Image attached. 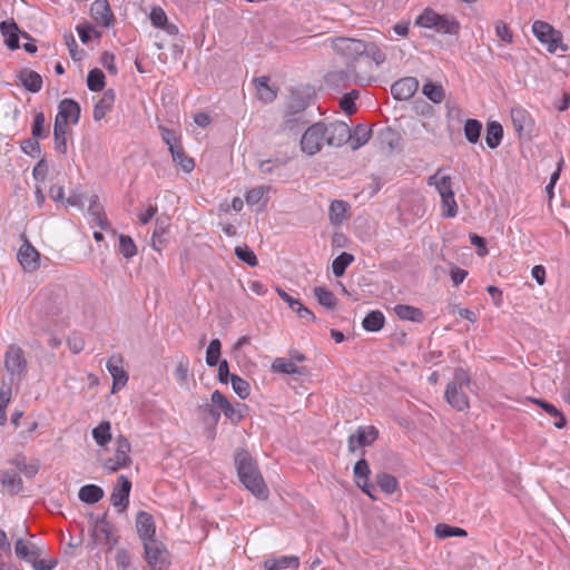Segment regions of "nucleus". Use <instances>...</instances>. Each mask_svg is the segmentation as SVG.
<instances>
[{
  "label": "nucleus",
  "instance_id": "f257e3e1",
  "mask_svg": "<svg viewBox=\"0 0 570 570\" xmlns=\"http://www.w3.org/2000/svg\"><path fill=\"white\" fill-rule=\"evenodd\" d=\"M235 465L237 469L238 478L244 487L257 498H267V487L263 480L256 462L247 451L240 450L236 452Z\"/></svg>",
  "mask_w": 570,
  "mask_h": 570
},
{
  "label": "nucleus",
  "instance_id": "f03ea898",
  "mask_svg": "<svg viewBox=\"0 0 570 570\" xmlns=\"http://www.w3.org/2000/svg\"><path fill=\"white\" fill-rule=\"evenodd\" d=\"M428 185L434 187L441 198L442 216L453 218L458 214V204L455 200L452 180L449 175L443 174V168H439L428 178Z\"/></svg>",
  "mask_w": 570,
  "mask_h": 570
},
{
  "label": "nucleus",
  "instance_id": "7ed1b4c3",
  "mask_svg": "<svg viewBox=\"0 0 570 570\" xmlns=\"http://www.w3.org/2000/svg\"><path fill=\"white\" fill-rule=\"evenodd\" d=\"M422 28L434 29L435 31L458 36L461 29L460 21L450 14H440L432 9H425L415 21Z\"/></svg>",
  "mask_w": 570,
  "mask_h": 570
},
{
  "label": "nucleus",
  "instance_id": "20e7f679",
  "mask_svg": "<svg viewBox=\"0 0 570 570\" xmlns=\"http://www.w3.org/2000/svg\"><path fill=\"white\" fill-rule=\"evenodd\" d=\"M372 80L368 76V70H362L356 65L348 63L344 69H336L330 71L326 77V83L336 90H343L351 83L364 85Z\"/></svg>",
  "mask_w": 570,
  "mask_h": 570
},
{
  "label": "nucleus",
  "instance_id": "39448f33",
  "mask_svg": "<svg viewBox=\"0 0 570 570\" xmlns=\"http://www.w3.org/2000/svg\"><path fill=\"white\" fill-rule=\"evenodd\" d=\"M469 385L468 373L462 368L455 370L453 380L446 385L445 400L456 411H465L470 406L468 395L463 391V387Z\"/></svg>",
  "mask_w": 570,
  "mask_h": 570
},
{
  "label": "nucleus",
  "instance_id": "423d86ee",
  "mask_svg": "<svg viewBox=\"0 0 570 570\" xmlns=\"http://www.w3.org/2000/svg\"><path fill=\"white\" fill-rule=\"evenodd\" d=\"M332 48L341 56L346 65L353 63L362 68L363 56L366 53V42L360 39L337 37L332 40Z\"/></svg>",
  "mask_w": 570,
  "mask_h": 570
},
{
  "label": "nucleus",
  "instance_id": "0eeeda50",
  "mask_svg": "<svg viewBox=\"0 0 570 570\" xmlns=\"http://www.w3.org/2000/svg\"><path fill=\"white\" fill-rule=\"evenodd\" d=\"M4 368L10 376V385L19 384L27 373V360L21 347L11 344L4 353Z\"/></svg>",
  "mask_w": 570,
  "mask_h": 570
},
{
  "label": "nucleus",
  "instance_id": "6e6552de",
  "mask_svg": "<svg viewBox=\"0 0 570 570\" xmlns=\"http://www.w3.org/2000/svg\"><path fill=\"white\" fill-rule=\"evenodd\" d=\"M532 32L535 38L547 46L549 52L554 53L558 49L566 52L568 47L562 43V35L544 21H534Z\"/></svg>",
  "mask_w": 570,
  "mask_h": 570
},
{
  "label": "nucleus",
  "instance_id": "1a4fd4ad",
  "mask_svg": "<svg viewBox=\"0 0 570 570\" xmlns=\"http://www.w3.org/2000/svg\"><path fill=\"white\" fill-rule=\"evenodd\" d=\"M115 444V455L101 461L104 469L108 472H116L131 464V459L129 456L131 445L128 439L124 435H118Z\"/></svg>",
  "mask_w": 570,
  "mask_h": 570
},
{
  "label": "nucleus",
  "instance_id": "9d476101",
  "mask_svg": "<svg viewBox=\"0 0 570 570\" xmlns=\"http://www.w3.org/2000/svg\"><path fill=\"white\" fill-rule=\"evenodd\" d=\"M325 144V122H316L309 126L301 139L302 151L308 156L317 154Z\"/></svg>",
  "mask_w": 570,
  "mask_h": 570
},
{
  "label": "nucleus",
  "instance_id": "9b49d317",
  "mask_svg": "<svg viewBox=\"0 0 570 570\" xmlns=\"http://www.w3.org/2000/svg\"><path fill=\"white\" fill-rule=\"evenodd\" d=\"M145 559L153 570H163L167 567V550L158 540L144 542Z\"/></svg>",
  "mask_w": 570,
  "mask_h": 570
},
{
  "label": "nucleus",
  "instance_id": "f8f14e48",
  "mask_svg": "<svg viewBox=\"0 0 570 570\" xmlns=\"http://www.w3.org/2000/svg\"><path fill=\"white\" fill-rule=\"evenodd\" d=\"M131 491V482L125 475H119L115 484L110 501L119 513L124 512L129 504V494Z\"/></svg>",
  "mask_w": 570,
  "mask_h": 570
},
{
  "label": "nucleus",
  "instance_id": "ddd939ff",
  "mask_svg": "<svg viewBox=\"0 0 570 570\" xmlns=\"http://www.w3.org/2000/svg\"><path fill=\"white\" fill-rule=\"evenodd\" d=\"M326 145L340 147L351 138V129L344 121L325 124Z\"/></svg>",
  "mask_w": 570,
  "mask_h": 570
},
{
  "label": "nucleus",
  "instance_id": "4468645a",
  "mask_svg": "<svg viewBox=\"0 0 570 570\" xmlns=\"http://www.w3.org/2000/svg\"><path fill=\"white\" fill-rule=\"evenodd\" d=\"M92 538L97 544L108 547V550H111L118 542L114 527L105 519L95 523Z\"/></svg>",
  "mask_w": 570,
  "mask_h": 570
},
{
  "label": "nucleus",
  "instance_id": "2eb2a0df",
  "mask_svg": "<svg viewBox=\"0 0 570 570\" xmlns=\"http://www.w3.org/2000/svg\"><path fill=\"white\" fill-rule=\"evenodd\" d=\"M80 118V106L72 99L66 98L59 102L58 112L55 118V122L61 125H69V122L76 125Z\"/></svg>",
  "mask_w": 570,
  "mask_h": 570
},
{
  "label": "nucleus",
  "instance_id": "dca6fc26",
  "mask_svg": "<svg viewBox=\"0 0 570 570\" xmlns=\"http://www.w3.org/2000/svg\"><path fill=\"white\" fill-rule=\"evenodd\" d=\"M106 367L112 377V392L124 387L128 382V374L122 366V357L112 355L106 363Z\"/></svg>",
  "mask_w": 570,
  "mask_h": 570
},
{
  "label": "nucleus",
  "instance_id": "f3484780",
  "mask_svg": "<svg viewBox=\"0 0 570 570\" xmlns=\"http://www.w3.org/2000/svg\"><path fill=\"white\" fill-rule=\"evenodd\" d=\"M419 88V81L414 77H405L395 81L391 87V92L396 100H409L414 96Z\"/></svg>",
  "mask_w": 570,
  "mask_h": 570
},
{
  "label": "nucleus",
  "instance_id": "a211bd4d",
  "mask_svg": "<svg viewBox=\"0 0 570 570\" xmlns=\"http://www.w3.org/2000/svg\"><path fill=\"white\" fill-rule=\"evenodd\" d=\"M17 257L26 272H33L39 267L40 254L27 239L19 248Z\"/></svg>",
  "mask_w": 570,
  "mask_h": 570
},
{
  "label": "nucleus",
  "instance_id": "6ab92c4d",
  "mask_svg": "<svg viewBox=\"0 0 570 570\" xmlns=\"http://www.w3.org/2000/svg\"><path fill=\"white\" fill-rule=\"evenodd\" d=\"M377 435L379 432L374 426L358 428L357 432L348 438V450L354 452L360 448L370 445L376 440Z\"/></svg>",
  "mask_w": 570,
  "mask_h": 570
},
{
  "label": "nucleus",
  "instance_id": "aec40b11",
  "mask_svg": "<svg viewBox=\"0 0 570 570\" xmlns=\"http://www.w3.org/2000/svg\"><path fill=\"white\" fill-rule=\"evenodd\" d=\"M511 120L519 135H528L533 129V119L531 115L520 106L511 108Z\"/></svg>",
  "mask_w": 570,
  "mask_h": 570
},
{
  "label": "nucleus",
  "instance_id": "412c9836",
  "mask_svg": "<svg viewBox=\"0 0 570 570\" xmlns=\"http://www.w3.org/2000/svg\"><path fill=\"white\" fill-rule=\"evenodd\" d=\"M210 400L232 423H238L243 419L242 410L233 406L218 390L213 392Z\"/></svg>",
  "mask_w": 570,
  "mask_h": 570
},
{
  "label": "nucleus",
  "instance_id": "4be33fe9",
  "mask_svg": "<svg viewBox=\"0 0 570 570\" xmlns=\"http://www.w3.org/2000/svg\"><path fill=\"white\" fill-rule=\"evenodd\" d=\"M90 13L100 26L108 28L114 23V14L107 0H96L91 4Z\"/></svg>",
  "mask_w": 570,
  "mask_h": 570
},
{
  "label": "nucleus",
  "instance_id": "5701e85b",
  "mask_svg": "<svg viewBox=\"0 0 570 570\" xmlns=\"http://www.w3.org/2000/svg\"><path fill=\"white\" fill-rule=\"evenodd\" d=\"M137 532L142 540V543L155 539V522L153 517L145 511H140L136 518Z\"/></svg>",
  "mask_w": 570,
  "mask_h": 570
},
{
  "label": "nucleus",
  "instance_id": "b1692460",
  "mask_svg": "<svg viewBox=\"0 0 570 570\" xmlns=\"http://www.w3.org/2000/svg\"><path fill=\"white\" fill-rule=\"evenodd\" d=\"M386 59L385 53L374 43H366V53L363 56L362 70H368L372 77L373 63L377 67Z\"/></svg>",
  "mask_w": 570,
  "mask_h": 570
},
{
  "label": "nucleus",
  "instance_id": "393cba45",
  "mask_svg": "<svg viewBox=\"0 0 570 570\" xmlns=\"http://www.w3.org/2000/svg\"><path fill=\"white\" fill-rule=\"evenodd\" d=\"M115 91L108 89L104 92L102 97L95 104L92 118L95 121H100L105 116L110 112L115 104Z\"/></svg>",
  "mask_w": 570,
  "mask_h": 570
},
{
  "label": "nucleus",
  "instance_id": "a878e982",
  "mask_svg": "<svg viewBox=\"0 0 570 570\" xmlns=\"http://www.w3.org/2000/svg\"><path fill=\"white\" fill-rule=\"evenodd\" d=\"M299 560L295 556H283L279 558H268L264 561L266 570H283L287 568H297Z\"/></svg>",
  "mask_w": 570,
  "mask_h": 570
},
{
  "label": "nucleus",
  "instance_id": "bb28decb",
  "mask_svg": "<svg viewBox=\"0 0 570 570\" xmlns=\"http://www.w3.org/2000/svg\"><path fill=\"white\" fill-rule=\"evenodd\" d=\"M394 313L399 318L403 321H411L416 323L424 321L423 312L420 308L411 305L397 304L394 306Z\"/></svg>",
  "mask_w": 570,
  "mask_h": 570
},
{
  "label": "nucleus",
  "instance_id": "cd10ccee",
  "mask_svg": "<svg viewBox=\"0 0 570 570\" xmlns=\"http://www.w3.org/2000/svg\"><path fill=\"white\" fill-rule=\"evenodd\" d=\"M0 31L4 38L6 45L10 49L19 48V29L16 22L13 21H2L0 23Z\"/></svg>",
  "mask_w": 570,
  "mask_h": 570
},
{
  "label": "nucleus",
  "instance_id": "c85d7f7f",
  "mask_svg": "<svg viewBox=\"0 0 570 570\" xmlns=\"http://www.w3.org/2000/svg\"><path fill=\"white\" fill-rule=\"evenodd\" d=\"M96 444L105 449L111 441V424L109 421H101L91 431Z\"/></svg>",
  "mask_w": 570,
  "mask_h": 570
},
{
  "label": "nucleus",
  "instance_id": "c756f323",
  "mask_svg": "<svg viewBox=\"0 0 570 570\" xmlns=\"http://www.w3.org/2000/svg\"><path fill=\"white\" fill-rule=\"evenodd\" d=\"M16 556L20 559L31 561L39 554L37 544L24 539H18L14 544Z\"/></svg>",
  "mask_w": 570,
  "mask_h": 570
},
{
  "label": "nucleus",
  "instance_id": "7c9ffc66",
  "mask_svg": "<svg viewBox=\"0 0 570 570\" xmlns=\"http://www.w3.org/2000/svg\"><path fill=\"white\" fill-rule=\"evenodd\" d=\"M89 215L92 217V220L101 228L107 230L109 228L108 219L104 213L102 206L99 204L98 197L96 195L91 196L89 208Z\"/></svg>",
  "mask_w": 570,
  "mask_h": 570
},
{
  "label": "nucleus",
  "instance_id": "2f4dec72",
  "mask_svg": "<svg viewBox=\"0 0 570 570\" xmlns=\"http://www.w3.org/2000/svg\"><path fill=\"white\" fill-rule=\"evenodd\" d=\"M530 401L538 404L548 415L554 419L553 425L557 429H562L566 426L567 421L564 415L553 404L539 399H530Z\"/></svg>",
  "mask_w": 570,
  "mask_h": 570
},
{
  "label": "nucleus",
  "instance_id": "473e14b6",
  "mask_svg": "<svg viewBox=\"0 0 570 570\" xmlns=\"http://www.w3.org/2000/svg\"><path fill=\"white\" fill-rule=\"evenodd\" d=\"M19 80L23 87L31 92H38L42 88V78L38 72L33 70H22L19 73Z\"/></svg>",
  "mask_w": 570,
  "mask_h": 570
},
{
  "label": "nucleus",
  "instance_id": "72a5a7b5",
  "mask_svg": "<svg viewBox=\"0 0 570 570\" xmlns=\"http://www.w3.org/2000/svg\"><path fill=\"white\" fill-rule=\"evenodd\" d=\"M78 497L80 501L95 504L104 497V490L96 484H87L80 488Z\"/></svg>",
  "mask_w": 570,
  "mask_h": 570
},
{
  "label": "nucleus",
  "instance_id": "f704fd0d",
  "mask_svg": "<svg viewBox=\"0 0 570 570\" xmlns=\"http://www.w3.org/2000/svg\"><path fill=\"white\" fill-rule=\"evenodd\" d=\"M503 138V128L497 121H489L487 124L485 142L489 148H497Z\"/></svg>",
  "mask_w": 570,
  "mask_h": 570
},
{
  "label": "nucleus",
  "instance_id": "c9c22d12",
  "mask_svg": "<svg viewBox=\"0 0 570 570\" xmlns=\"http://www.w3.org/2000/svg\"><path fill=\"white\" fill-rule=\"evenodd\" d=\"M372 130L366 125H357L354 130H351V141L352 148L358 149L364 146L368 139L371 138Z\"/></svg>",
  "mask_w": 570,
  "mask_h": 570
},
{
  "label": "nucleus",
  "instance_id": "e433bc0d",
  "mask_svg": "<svg viewBox=\"0 0 570 570\" xmlns=\"http://www.w3.org/2000/svg\"><path fill=\"white\" fill-rule=\"evenodd\" d=\"M272 371L275 373H283L288 375L303 374V368L297 366L294 362L284 357H277L272 363Z\"/></svg>",
  "mask_w": 570,
  "mask_h": 570
},
{
  "label": "nucleus",
  "instance_id": "4c0bfd02",
  "mask_svg": "<svg viewBox=\"0 0 570 570\" xmlns=\"http://www.w3.org/2000/svg\"><path fill=\"white\" fill-rule=\"evenodd\" d=\"M69 127L68 125H61L60 122H55L53 125V138H55V149L65 155L68 150L67 146V134Z\"/></svg>",
  "mask_w": 570,
  "mask_h": 570
},
{
  "label": "nucleus",
  "instance_id": "58836bf2",
  "mask_svg": "<svg viewBox=\"0 0 570 570\" xmlns=\"http://www.w3.org/2000/svg\"><path fill=\"white\" fill-rule=\"evenodd\" d=\"M384 321L381 311H372L363 318L362 326L367 332H377L383 327Z\"/></svg>",
  "mask_w": 570,
  "mask_h": 570
},
{
  "label": "nucleus",
  "instance_id": "ea45409f",
  "mask_svg": "<svg viewBox=\"0 0 570 570\" xmlns=\"http://www.w3.org/2000/svg\"><path fill=\"white\" fill-rule=\"evenodd\" d=\"M170 154H171L173 160L177 165H179L185 173H190L194 169L195 163H194L193 158L188 157L185 154L181 146H179L177 148H171Z\"/></svg>",
  "mask_w": 570,
  "mask_h": 570
},
{
  "label": "nucleus",
  "instance_id": "a19ab883",
  "mask_svg": "<svg viewBox=\"0 0 570 570\" xmlns=\"http://www.w3.org/2000/svg\"><path fill=\"white\" fill-rule=\"evenodd\" d=\"M422 92L434 104H440L445 97L443 87L431 81L423 85Z\"/></svg>",
  "mask_w": 570,
  "mask_h": 570
},
{
  "label": "nucleus",
  "instance_id": "79ce46f5",
  "mask_svg": "<svg viewBox=\"0 0 570 570\" xmlns=\"http://www.w3.org/2000/svg\"><path fill=\"white\" fill-rule=\"evenodd\" d=\"M434 533L436 538L441 540L451 537H466V531L464 529L445 523H439L434 529Z\"/></svg>",
  "mask_w": 570,
  "mask_h": 570
},
{
  "label": "nucleus",
  "instance_id": "37998d69",
  "mask_svg": "<svg viewBox=\"0 0 570 570\" xmlns=\"http://www.w3.org/2000/svg\"><path fill=\"white\" fill-rule=\"evenodd\" d=\"M1 482L11 493H17L22 489V480L14 471H4L2 473Z\"/></svg>",
  "mask_w": 570,
  "mask_h": 570
},
{
  "label": "nucleus",
  "instance_id": "c03bdc74",
  "mask_svg": "<svg viewBox=\"0 0 570 570\" xmlns=\"http://www.w3.org/2000/svg\"><path fill=\"white\" fill-rule=\"evenodd\" d=\"M482 130V124L476 119H468L464 124V136L471 144L479 141Z\"/></svg>",
  "mask_w": 570,
  "mask_h": 570
},
{
  "label": "nucleus",
  "instance_id": "a18cd8bd",
  "mask_svg": "<svg viewBox=\"0 0 570 570\" xmlns=\"http://www.w3.org/2000/svg\"><path fill=\"white\" fill-rule=\"evenodd\" d=\"M87 86L91 91H101L105 87V75L104 72L95 68L88 72Z\"/></svg>",
  "mask_w": 570,
  "mask_h": 570
},
{
  "label": "nucleus",
  "instance_id": "49530a36",
  "mask_svg": "<svg viewBox=\"0 0 570 570\" xmlns=\"http://www.w3.org/2000/svg\"><path fill=\"white\" fill-rule=\"evenodd\" d=\"M314 294L318 303L326 308H333L336 305V297L333 294L332 291L327 289L326 287H315Z\"/></svg>",
  "mask_w": 570,
  "mask_h": 570
},
{
  "label": "nucleus",
  "instance_id": "de8ad7c7",
  "mask_svg": "<svg viewBox=\"0 0 570 570\" xmlns=\"http://www.w3.org/2000/svg\"><path fill=\"white\" fill-rule=\"evenodd\" d=\"M256 95L263 102H271L275 99V91L267 85L266 78L256 80Z\"/></svg>",
  "mask_w": 570,
  "mask_h": 570
},
{
  "label": "nucleus",
  "instance_id": "09e8293b",
  "mask_svg": "<svg viewBox=\"0 0 570 570\" xmlns=\"http://www.w3.org/2000/svg\"><path fill=\"white\" fill-rule=\"evenodd\" d=\"M222 343L218 338H213L206 351V364L214 367L219 363Z\"/></svg>",
  "mask_w": 570,
  "mask_h": 570
},
{
  "label": "nucleus",
  "instance_id": "8fccbe9b",
  "mask_svg": "<svg viewBox=\"0 0 570 570\" xmlns=\"http://www.w3.org/2000/svg\"><path fill=\"white\" fill-rule=\"evenodd\" d=\"M354 261V257L348 253H342L337 257L334 258L332 263V271L336 277L342 276L345 273V269L350 264Z\"/></svg>",
  "mask_w": 570,
  "mask_h": 570
},
{
  "label": "nucleus",
  "instance_id": "3c124183",
  "mask_svg": "<svg viewBox=\"0 0 570 570\" xmlns=\"http://www.w3.org/2000/svg\"><path fill=\"white\" fill-rule=\"evenodd\" d=\"M11 400V385L6 383L0 389V425L7 422V407Z\"/></svg>",
  "mask_w": 570,
  "mask_h": 570
},
{
  "label": "nucleus",
  "instance_id": "603ef678",
  "mask_svg": "<svg viewBox=\"0 0 570 570\" xmlns=\"http://www.w3.org/2000/svg\"><path fill=\"white\" fill-rule=\"evenodd\" d=\"M347 210V204L343 200H334L330 205V220L333 224L342 223Z\"/></svg>",
  "mask_w": 570,
  "mask_h": 570
},
{
  "label": "nucleus",
  "instance_id": "864d4df0",
  "mask_svg": "<svg viewBox=\"0 0 570 570\" xmlns=\"http://www.w3.org/2000/svg\"><path fill=\"white\" fill-rule=\"evenodd\" d=\"M230 384L233 391L243 400L247 399L250 393V386L247 381L236 374L230 375Z\"/></svg>",
  "mask_w": 570,
  "mask_h": 570
},
{
  "label": "nucleus",
  "instance_id": "5fc2aeb1",
  "mask_svg": "<svg viewBox=\"0 0 570 570\" xmlns=\"http://www.w3.org/2000/svg\"><path fill=\"white\" fill-rule=\"evenodd\" d=\"M376 482H377V485L380 487V489L387 494L394 493L397 489L396 479L393 475L387 474V473L377 474Z\"/></svg>",
  "mask_w": 570,
  "mask_h": 570
},
{
  "label": "nucleus",
  "instance_id": "6e6d98bb",
  "mask_svg": "<svg viewBox=\"0 0 570 570\" xmlns=\"http://www.w3.org/2000/svg\"><path fill=\"white\" fill-rule=\"evenodd\" d=\"M119 250L125 258H131L137 254V247L130 236L119 235Z\"/></svg>",
  "mask_w": 570,
  "mask_h": 570
},
{
  "label": "nucleus",
  "instance_id": "4d7b16f0",
  "mask_svg": "<svg viewBox=\"0 0 570 570\" xmlns=\"http://www.w3.org/2000/svg\"><path fill=\"white\" fill-rule=\"evenodd\" d=\"M235 255L237 258L247 265L254 267L258 264V259L255 253L247 246H237L235 247Z\"/></svg>",
  "mask_w": 570,
  "mask_h": 570
},
{
  "label": "nucleus",
  "instance_id": "13d9d810",
  "mask_svg": "<svg viewBox=\"0 0 570 570\" xmlns=\"http://www.w3.org/2000/svg\"><path fill=\"white\" fill-rule=\"evenodd\" d=\"M357 97H358L357 90H352L351 92H348L342 97L340 106L344 110L345 114L352 115L356 111L355 99Z\"/></svg>",
  "mask_w": 570,
  "mask_h": 570
},
{
  "label": "nucleus",
  "instance_id": "bf43d9fd",
  "mask_svg": "<svg viewBox=\"0 0 570 570\" xmlns=\"http://www.w3.org/2000/svg\"><path fill=\"white\" fill-rule=\"evenodd\" d=\"M46 118L43 112H37L33 119L31 134L33 138H43L47 136L45 129Z\"/></svg>",
  "mask_w": 570,
  "mask_h": 570
},
{
  "label": "nucleus",
  "instance_id": "052dcab7",
  "mask_svg": "<svg viewBox=\"0 0 570 570\" xmlns=\"http://www.w3.org/2000/svg\"><path fill=\"white\" fill-rule=\"evenodd\" d=\"M159 130L161 134L163 141L168 146L169 151H171V148H177L181 146L179 138L173 130L164 126H159Z\"/></svg>",
  "mask_w": 570,
  "mask_h": 570
},
{
  "label": "nucleus",
  "instance_id": "680f3d73",
  "mask_svg": "<svg viewBox=\"0 0 570 570\" xmlns=\"http://www.w3.org/2000/svg\"><path fill=\"white\" fill-rule=\"evenodd\" d=\"M268 190L269 187L265 186H258L250 189L245 196L246 203L252 206L258 204Z\"/></svg>",
  "mask_w": 570,
  "mask_h": 570
},
{
  "label": "nucleus",
  "instance_id": "e2e57ef3",
  "mask_svg": "<svg viewBox=\"0 0 570 570\" xmlns=\"http://www.w3.org/2000/svg\"><path fill=\"white\" fill-rule=\"evenodd\" d=\"M370 466L367 462L362 459L358 460L354 465V478L356 481H367L370 475Z\"/></svg>",
  "mask_w": 570,
  "mask_h": 570
},
{
  "label": "nucleus",
  "instance_id": "0e129e2a",
  "mask_svg": "<svg viewBox=\"0 0 570 570\" xmlns=\"http://www.w3.org/2000/svg\"><path fill=\"white\" fill-rule=\"evenodd\" d=\"M38 138H30V139H27L24 140L22 144H21V149L24 154L29 155V156H32V157H36L40 154V144L38 142L37 140Z\"/></svg>",
  "mask_w": 570,
  "mask_h": 570
},
{
  "label": "nucleus",
  "instance_id": "69168bd1",
  "mask_svg": "<svg viewBox=\"0 0 570 570\" xmlns=\"http://www.w3.org/2000/svg\"><path fill=\"white\" fill-rule=\"evenodd\" d=\"M149 17L153 26L157 28H163L167 23V16L161 8H153Z\"/></svg>",
  "mask_w": 570,
  "mask_h": 570
},
{
  "label": "nucleus",
  "instance_id": "338daca9",
  "mask_svg": "<svg viewBox=\"0 0 570 570\" xmlns=\"http://www.w3.org/2000/svg\"><path fill=\"white\" fill-rule=\"evenodd\" d=\"M283 165L284 163L278 159H265L259 161L258 168L262 174H273L275 169Z\"/></svg>",
  "mask_w": 570,
  "mask_h": 570
},
{
  "label": "nucleus",
  "instance_id": "774afa93",
  "mask_svg": "<svg viewBox=\"0 0 570 570\" xmlns=\"http://www.w3.org/2000/svg\"><path fill=\"white\" fill-rule=\"evenodd\" d=\"M189 375V364L188 361H179V363L176 365L175 368V379L180 382L185 383Z\"/></svg>",
  "mask_w": 570,
  "mask_h": 570
}]
</instances>
